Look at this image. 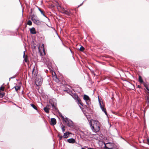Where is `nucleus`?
<instances>
[{"label": "nucleus", "instance_id": "20e7f679", "mask_svg": "<svg viewBox=\"0 0 149 149\" xmlns=\"http://www.w3.org/2000/svg\"><path fill=\"white\" fill-rule=\"evenodd\" d=\"M31 19L34 24L37 25H40L42 23V22L38 19L36 17L32 16Z\"/></svg>", "mask_w": 149, "mask_h": 149}, {"label": "nucleus", "instance_id": "2eb2a0df", "mask_svg": "<svg viewBox=\"0 0 149 149\" xmlns=\"http://www.w3.org/2000/svg\"><path fill=\"white\" fill-rule=\"evenodd\" d=\"M144 85L147 90V92L149 94V89H148L147 86L145 84H144Z\"/></svg>", "mask_w": 149, "mask_h": 149}, {"label": "nucleus", "instance_id": "9b49d317", "mask_svg": "<svg viewBox=\"0 0 149 149\" xmlns=\"http://www.w3.org/2000/svg\"><path fill=\"white\" fill-rule=\"evenodd\" d=\"M67 141L70 143H74L75 142V141L74 139L71 138L68 140Z\"/></svg>", "mask_w": 149, "mask_h": 149}, {"label": "nucleus", "instance_id": "f03ea898", "mask_svg": "<svg viewBox=\"0 0 149 149\" xmlns=\"http://www.w3.org/2000/svg\"><path fill=\"white\" fill-rule=\"evenodd\" d=\"M42 79L41 77L39 75L37 76L35 79V83L36 85L40 86L42 84Z\"/></svg>", "mask_w": 149, "mask_h": 149}, {"label": "nucleus", "instance_id": "aec40b11", "mask_svg": "<svg viewBox=\"0 0 149 149\" xmlns=\"http://www.w3.org/2000/svg\"><path fill=\"white\" fill-rule=\"evenodd\" d=\"M84 49V48L82 46H81L79 49V50L81 51H83Z\"/></svg>", "mask_w": 149, "mask_h": 149}, {"label": "nucleus", "instance_id": "5701e85b", "mask_svg": "<svg viewBox=\"0 0 149 149\" xmlns=\"http://www.w3.org/2000/svg\"><path fill=\"white\" fill-rule=\"evenodd\" d=\"M4 88L3 86H1L0 88V91H3L4 90Z\"/></svg>", "mask_w": 149, "mask_h": 149}, {"label": "nucleus", "instance_id": "39448f33", "mask_svg": "<svg viewBox=\"0 0 149 149\" xmlns=\"http://www.w3.org/2000/svg\"><path fill=\"white\" fill-rule=\"evenodd\" d=\"M100 104L101 109L104 112V113L106 115H107V113L106 112V109H105V108H104V106H102L101 103L100 102Z\"/></svg>", "mask_w": 149, "mask_h": 149}, {"label": "nucleus", "instance_id": "2f4dec72", "mask_svg": "<svg viewBox=\"0 0 149 149\" xmlns=\"http://www.w3.org/2000/svg\"><path fill=\"white\" fill-rule=\"evenodd\" d=\"M71 125H69V126H71Z\"/></svg>", "mask_w": 149, "mask_h": 149}, {"label": "nucleus", "instance_id": "412c9836", "mask_svg": "<svg viewBox=\"0 0 149 149\" xmlns=\"http://www.w3.org/2000/svg\"><path fill=\"white\" fill-rule=\"evenodd\" d=\"M52 107L53 108V110H56V107L54 104H52Z\"/></svg>", "mask_w": 149, "mask_h": 149}, {"label": "nucleus", "instance_id": "0eeeda50", "mask_svg": "<svg viewBox=\"0 0 149 149\" xmlns=\"http://www.w3.org/2000/svg\"><path fill=\"white\" fill-rule=\"evenodd\" d=\"M107 146L108 147H109V148H108L109 149H111V148H113L114 147V145L113 143H107Z\"/></svg>", "mask_w": 149, "mask_h": 149}, {"label": "nucleus", "instance_id": "7ed1b4c3", "mask_svg": "<svg viewBox=\"0 0 149 149\" xmlns=\"http://www.w3.org/2000/svg\"><path fill=\"white\" fill-rule=\"evenodd\" d=\"M59 6L61 8L62 13L65 14L68 16H70V15L72 14V13L71 12L70 10H65L63 8H62L61 6Z\"/></svg>", "mask_w": 149, "mask_h": 149}, {"label": "nucleus", "instance_id": "c756f323", "mask_svg": "<svg viewBox=\"0 0 149 149\" xmlns=\"http://www.w3.org/2000/svg\"><path fill=\"white\" fill-rule=\"evenodd\" d=\"M83 3H82V4H80V5H79L78 6V7H79L80 6H81L82 4Z\"/></svg>", "mask_w": 149, "mask_h": 149}, {"label": "nucleus", "instance_id": "ddd939ff", "mask_svg": "<svg viewBox=\"0 0 149 149\" xmlns=\"http://www.w3.org/2000/svg\"><path fill=\"white\" fill-rule=\"evenodd\" d=\"M39 11L45 17V11H43V10H41L40 8H39Z\"/></svg>", "mask_w": 149, "mask_h": 149}, {"label": "nucleus", "instance_id": "cd10ccee", "mask_svg": "<svg viewBox=\"0 0 149 149\" xmlns=\"http://www.w3.org/2000/svg\"><path fill=\"white\" fill-rule=\"evenodd\" d=\"M34 68H33V71H32V73L33 74L34 72Z\"/></svg>", "mask_w": 149, "mask_h": 149}, {"label": "nucleus", "instance_id": "423d86ee", "mask_svg": "<svg viewBox=\"0 0 149 149\" xmlns=\"http://www.w3.org/2000/svg\"><path fill=\"white\" fill-rule=\"evenodd\" d=\"M70 134L71 133L69 132H66L65 133H64V135L63 136V137L64 138H68Z\"/></svg>", "mask_w": 149, "mask_h": 149}, {"label": "nucleus", "instance_id": "f3484780", "mask_svg": "<svg viewBox=\"0 0 149 149\" xmlns=\"http://www.w3.org/2000/svg\"><path fill=\"white\" fill-rule=\"evenodd\" d=\"M27 24L31 26L32 24V22L30 20H29L27 22Z\"/></svg>", "mask_w": 149, "mask_h": 149}, {"label": "nucleus", "instance_id": "4be33fe9", "mask_svg": "<svg viewBox=\"0 0 149 149\" xmlns=\"http://www.w3.org/2000/svg\"><path fill=\"white\" fill-rule=\"evenodd\" d=\"M15 88L16 91H17L18 90L20 89V87L18 86H17L15 87Z\"/></svg>", "mask_w": 149, "mask_h": 149}, {"label": "nucleus", "instance_id": "c85d7f7f", "mask_svg": "<svg viewBox=\"0 0 149 149\" xmlns=\"http://www.w3.org/2000/svg\"><path fill=\"white\" fill-rule=\"evenodd\" d=\"M25 61L26 62H27V59H26V58L25 59Z\"/></svg>", "mask_w": 149, "mask_h": 149}, {"label": "nucleus", "instance_id": "473e14b6", "mask_svg": "<svg viewBox=\"0 0 149 149\" xmlns=\"http://www.w3.org/2000/svg\"><path fill=\"white\" fill-rule=\"evenodd\" d=\"M26 26H27V25H26V26H25V27H26Z\"/></svg>", "mask_w": 149, "mask_h": 149}, {"label": "nucleus", "instance_id": "f8f14e48", "mask_svg": "<svg viewBox=\"0 0 149 149\" xmlns=\"http://www.w3.org/2000/svg\"><path fill=\"white\" fill-rule=\"evenodd\" d=\"M84 99L86 101H87L90 100V98L89 97L86 95H84Z\"/></svg>", "mask_w": 149, "mask_h": 149}, {"label": "nucleus", "instance_id": "9d476101", "mask_svg": "<svg viewBox=\"0 0 149 149\" xmlns=\"http://www.w3.org/2000/svg\"><path fill=\"white\" fill-rule=\"evenodd\" d=\"M56 123V120L54 118H52L51 119V123L52 125H54Z\"/></svg>", "mask_w": 149, "mask_h": 149}, {"label": "nucleus", "instance_id": "393cba45", "mask_svg": "<svg viewBox=\"0 0 149 149\" xmlns=\"http://www.w3.org/2000/svg\"><path fill=\"white\" fill-rule=\"evenodd\" d=\"M62 130L63 132H64L65 131V129L64 128V127H63L62 128Z\"/></svg>", "mask_w": 149, "mask_h": 149}, {"label": "nucleus", "instance_id": "dca6fc26", "mask_svg": "<svg viewBox=\"0 0 149 149\" xmlns=\"http://www.w3.org/2000/svg\"><path fill=\"white\" fill-rule=\"evenodd\" d=\"M139 81L141 83H143V82L142 77L140 76H139Z\"/></svg>", "mask_w": 149, "mask_h": 149}, {"label": "nucleus", "instance_id": "a878e982", "mask_svg": "<svg viewBox=\"0 0 149 149\" xmlns=\"http://www.w3.org/2000/svg\"><path fill=\"white\" fill-rule=\"evenodd\" d=\"M147 141L149 143V139H147Z\"/></svg>", "mask_w": 149, "mask_h": 149}, {"label": "nucleus", "instance_id": "f257e3e1", "mask_svg": "<svg viewBox=\"0 0 149 149\" xmlns=\"http://www.w3.org/2000/svg\"><path fill=\"white\" fill-rule=\"evenodd\" d=\"M91 129L93 131L98 132L100 129V125L99 122L96 120H92L90 121Z\"/></svg>", "mask_w": 149, "mask_h": 149}, {"label": "nucleus", "instance_id": "4468645a", "mask_svg": "<svg viewBox=\"0 0 149 149\" xmlns=\"http://www.w3.org/2000/svg\"><path fill=\"white\" fill-rule=\"evenodd\" d=\"M44 109L46 113H48L49 112V108H48L47 107L44 108Z\"/></svg>", "mask_w": 149, "mask_h": 149}, {"label": "nucleus", "instance_id": "bb28decb", "mask_svg": "<svg viewBox=\"0 0 149 149\" xmlns=\"http://www.w3.org/2000/svg\"><path fill=\"white\" fill-rule=\"evenodd\" d=\"M63 137V136H61L60 137V139H61Z\"/></svg>", "mask_w": 149, "mask_h": 149}, {"label": "nucleus", "instance_id": "7c9ffc66", "mask_svg": "<svg viewBox=\"0 0 149 149\" xmlns=\"http://www.w3.org/2000/svg\"><path fill=\"white\" fill-rule=\"evenodd\" d=\"M25 56V53H24V56Z\"/></svg>", "mask_w": 149, "mask_h": 149}, {"label": "nucleus", "instance_id": "a211bd4d", "mask_svg": "<svg viewBox=\"0 0 149 149\" xmlns=\"http://www.w3.org/2000/svg\"><path fill=\"white\" fill-rule=\"evenodd\" d=\"M31 106L33 107L34 109L37 110V107H36V106L34 105L33 104H30Z\"/></svg>", "mask_w": 149, "mask_h": 149}, {"label": "nucleus", "instance_id": "6e6552de", "mask_svg": "<svg viewBox=\"0 0 149 149\" xmlns=\"http://www.w3.org/2000/svg\"><path fill=\"white\" fill-rule=\"evenodd\" d=\"M38 49H39V51L40 53L42 52V50L43 51V52H44L45 50H44V45L42 44V46L39 47Z\"/></svg>", "mask_w": 149, "mask_h": 149}, {"label": "nucleus", "instance_id": "1a4fd4ad", "mask_svg": "<svg viewBox=\"0 0 149 149\" xmlns=\"http://www.w3.org/2000/svg\"><path fill=\"white\" fill-rule=\"evenodd\" d=\"M30 32L32 34H35L36 33V31L34 27H32L30 29Z\"/></svg>", "mask_w": 149, "mask_h": 149}, {"label": "nucleus", "instance_id": "72a5a7b5", "mask_svg": "<svg viewBox=\"0 0 149 149\" xmlns=\"http://www.w3.org/2000/svg\"><path fill=\"white\" fill-rule=\"evenodd\" d=\"M34 48H35V46H34Z\"/></svg>", "mask_w": 149, "mask_h": 149}, {"label": "nucleus", "instance_id": "6ab92c4d", "mask_svg": "<svg viewBox=\"0 0 149 149\" xmlns=\"http://www.w3.org/2000/svg\"><path fill=\"white\" fill-rule=\"evenodd\" d=\"M146 102L147 103L148 105L149 106V95L147 96V100Z\"/></svg>", "mask_w": 149, "mask_h": 149}, {"label": "nucleus", "instance_id": "b1692460", "mask_svg": "<svg viewBox=\"0 0 149 149\" xmlns=\"http://www.w3.org/2000/svg\"><path fill=\"white\" fill-rule=\"evenodd\" d=\"M77 101H78V102L81 105H82L81 103V101L80 100V99H77Z\"/></svg>", "mask_w": 149, "mask_h": 149}]
</instances>
